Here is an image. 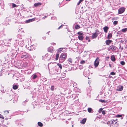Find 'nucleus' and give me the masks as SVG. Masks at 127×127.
Segmentation results:
<instances>
[{
	"label": "nucleus",
	"mask_w": 127,
	"mask_h": 127,
	"mask_svg": "<svg viewBox=\"0 0 127 127\" xmlns=\"http://www.w3.org/2000/svg\"><path fill=\"white\" fill-rule=\"evenodd\" d=\"M86 118H84L81 121L80 123L82 124H84L86 122Z\"/></svg>",
	"instance_id": "nucleus-13"
},
{
	"label": "nucleus",
	"mask_w": 127,
	"mask_h": 127,
	"mask_svg": "<svg viewBox=\"0 0 127 127\" xmlns=\"http://www.w3.org/2000/svg\"><path fill=\"white\" fill-rule=\"evenodd\" d=\"M122 116V115H117V117H120Z\"/></svg>",
	"instance_id": "nucleus-39"
},
{
	"label": "nucleus",
	"mask_w": 127,
	"mask_h": 127,
	"mask_svg": "<svg viewBox=\"0 0 127 127\" xmlns=\"http://www.w3.org/2000/svg\"><path fill=\"white\" fill-rule=\"evenodd\" d=\"M112 34L111 33H110L109 34L107 37V38L108 39H110L112 37Z\"/></svg>",
	"instance_id": "nucleus-19"
},
{
	"label": "nucleus",
	"mask_w": 127,
	"mask_h": 127,
	"mask_svg": "<svg viewBox=\"0 0 127 127\" xmlns=\"http://www.w3.org/2000/svg\"><path fill=\"white\" fill-rule=\"evenodd\" d=\"M96 32L94 33H93L92 37L93 39L97 37L98 35V34L96 33L97 32H98V31L97 30H96Z\"/></svg>",
	"instance_id": "nucleus-3"
},
{
	"label": "nucleus",
	"mask_w": 127,
	"mask_h": 127,
	"mask_svg": "<svg viewBox=\"0 0 127 127\" xmlns=\"http://www.w3.org/2000/svg\"><path fill=\"white\" fill-rule=\"evenodd\" d=\"M37 77V75H36L34 74L32 76V79H35Z\"/></svg>",
	"instance_id": "nucleus-26"
},
{
	"label": "nucleus",
	"mask_w": 127,
	"mask_h": 127,
	"mask_svg": "<svg viewBox=\"0 0 127 127\" xmlns=\"http://www.w3.org/2000/svg\"><path fill=\"white\" fill-rule=\"evenodd\" d=\"M51 90L52 91H53L54 90V86H52L51 87Z\"/></svg>",
	"instance_id": "nucleus-40"
},
{
	"label": "nucleus",
	"mask_w": 127,
	"mask_h": 127,
	"mask_svg": "<svg viewBox=\"0 0 127 127\" xmlns=\"http://www.w3.org/2000/svg\"><path fill=\"white\" fill-rule=\"evenodd\" d=\"M109 66H110V67H111V64H109Z\"/></svg>",
	"instance_id": "nucleus-44"
},
{
	"label": "nucleus",
	"mask_w": 127,
	"mask_h": 127,
	"mask_svg": "<svg viewBox=\"0 0 127 127\" xmlns=\"http://www.w3.org/2000/svg\"><path fill=\"white\" fill-rule=\"evenodd\" d=\"M38 125L40 127H42L43 126L42 124L40 122H38Z\"/></svg>",
	"instance_id": "nucleus-22"
},
{
	"label": "nucleus",
	"mask_w": 127,
	"mask_h": 127,
	"mask_svg": "<svg viewBox=\"0 0 127 127\" xmlns=\"http://www.w3.org/2000/svg\"><path fill=\"white\" fill-rule=\"evenodd\" d=\"M18 87L17 85H13V88L14 90H16L18 89Z\"/></svg>",
	"instance_id": "nucleus-18"
},
{
	"label": "nucleus",
	"mask_w": 127,
	"mask_h": 127,
	"mask_svg": "<svg viewBox=\"0 0 127 127\" xmlns=\"http://www.w3.org/2000/svg\"><path fill=\"white\" fill-rule=\"evenodd\" d=\"M118 22L117 21H115L114 22L113 24L115 25L117 24Z\"/></svg>",
	"instance_id": "nucleus-33"
},
{
	"label": "nucleus",
	"mask_w": 127,
	"mask_h": 127,
	"mask_svg": "<svg viewBox=\"0 0 127 127\" xmlns=\"http://www.w3.org/2000/svg\"><path fill=\"white\" fill-rule=\"evenodd\" d=\"M0 118L4 119V118L3 117V116L0 114Z\"/></svg>",
	"instance_id": "nucleus-37"
},
{
	"label": "nucleus",
	"mask_w": 127,
	"mask_h": 127,
	"mask_svg": "<svg viewBox=\"0 0 127 127\" xmlns=\"http://www.w3.org/2000/svg\"><path fill=\"white\" fill-rule=\"evenodd\" d=\"M112 42V41L111 40H108L106 41L105 42L107 45H109V44H110Z\"/></svg>",
	"instance_id": "nucleus-9"
},
{
	"label": "nucleus",
	"mask_w": 127,
	"mask_h": 127,
	"mask_svg": "<svg viewBox=\"0 0 127 127\" xmlns=\"http://www.w3.org/2000/svg\"><path fill=\"white\" fill-rule=\"evenodd\" d=\"M66 1H68V0H69V1L70 0H66Z\"/></svg>",
	"instance_id": "nucleus-47"
},
{
	"label": "nucleus",
	"mask_w": 127,
	"mask_h": 127,
	"mask_svg": "<svg viewBox=\"0 0 127 127\" xmlns=\"http://www.w3.org/2000/svg\"><path fill=\"white\" fill-rule=\"evenodd\" d=\"M88 111L89 113H93V109L92 108H89L88 109Z\"/></svg>",
	"instance_id": "nucleus-16"
},
{
	"label": "nucleus",
	"mask_w": 127,
	"mask_h": 127,
	"mask_svg": "<svg viewBox=\"0 0 127 127\" xmlns=\"http://www.w3.org/2000/svg\"><path fill=\"white\" fill-rule=\"evenodd\" d=\"M102 110L103 109L102 108H100L99 109V110L98 112H99V113L101 112V111H102Z\"/></svg>",
	"instance_id": "nucleus-34"
},
{
	"label": "nucleus",
	"mask_w": 127,
	"mask_h": 127,
	"mask_svg": "<svg viewBox=\"0 0 127 127\" xmlns=\"http://www.w3.org/2000/svg\"><path fill=\"white\" fill-rule=\"evenodd\" d=\"M85 62L84 61L82 60L80 62V63L81 64H83L85 63Z\"/></svg>",
	"instance_id": "nucleus-32"
},
{
	"label": "nucleus",
	"mask_w": 127,
	"mask_h": 127,
	"mask_svg": "<svg viewBox=\"0 0 127 127\" xmlns=\"http://www.w3.org/2000/svg\"><path fill=\"white\" fill-rule=\"evenodd\" d=\"M63 49V48H60L58 50L59 51H62V50Z\"/></svg>",
	"instance_id": "nucleus-38"
},
{
	"label": "nucleus",
	"mask_w": 127,
	"mask_h": 127,
	"mask_svg": "<svg viewBox=\"0 0 127 127\" xmlns=\"http://www.w3.org/2000/svg\"><path fill=\"white\" fill-rule=\"evenodd\" d=\"M84 0H80L79 1L77 5H79Z\"/></svg>",
	"instance_id": "nucleus-30"
},
{
	"label": "nucleus",
	"mask_w": 127,
	"mask_h": 127,
	"mask_svg": "<svg viewBox=\"0 0 127 127\" xmlns=\"http://www.w3.org/2000/svg\"><path fill=\"white\" fill-rule=\"evenodd\" d=\"M48 52L52 53V52L53 50L52 47H50L48 48Z\"/></svg>",
	"instance_id": "nucleus-17"
},
{
	"label": "nucleus",
	"mask_w": 127,
	"mask_h": 127,
	"mask_svg": "<svg viewBox=\"0 0 127 127\" xmlns=\"http://www.w3.org/2000/svg\"><path fill=\"white\" fill-rule=\"evenodd\" d=\"M102 114L103 115H105L106 114L105 111L104 110L102 111Z\"/></svg>",
	"instance_id": "nucleus-35"
},
{
	"label": "nucleus",
	"mask_w": 127,
	"mask_h": 127,
	"mask_svg": "<svg viewBox=\"0 0 127 127\" xmlns=\"http://www.w3.org/2000/svg\"><path fill=\"white\" fill-rule=\"evenodd\" d=\"M46 17H47V16H45L44 17V18H46Z\"/></svg>",
	"instance_id": "nucleus-46"
},
{
	"label": "nucleus",
	"mask_w": 127,
	"mask_h": 127,
	"mask_svg": "<svg viewBox=\"0 0 127 127\" xmlns=\"http://www.w3.org/2000/svg\"><path fill=\"white\" fill-rule=\"evenodd\" d=\"M68 61L70 63H72V59L70 58H69L68 59Z\"/></svg>",
	"instance_id": "nucleus-23"
},
{
	"label": "nucleus",
	"mask_w": 127,
	"mask_h": 127,
	"mask_svg": "<svg viewBox=\"0 0 127 127\" xmlns=\"http://www.w3.org/2000/svg\"><path fill=\"white\" fill-rule=\"evenodd\" d=\"M64 25H61V26H60L59 28H58V29L59 30V29H60L61 27H62V26H64Z\"/></svg>",
	"instance_id": "nucleus-41"
},
{
	"label": "nucleus",
	"mask_w": 127,
	"mask_h": 127,
	"mask_svg": "<svg viewBox=\"0 0 127 127\" xmlns=\"http://www.w3.org/2000/svg\"><path fill=\"white\" fill-rule=\"evenodd\" d=\"M21 57L24 58V59L27 58L29 57L28 55V54H26L25 55H22L21 56Z\"/></svg>",
	"instance_id": "nucleus-12"
},
{
	"label": "nucleus",
	"mask_w": 127,
	"mask_h": 127,
	"mask_svg": "<svg viewBox=\"0 0 127 127\" xmlns=\"http://www.w3.org/2000/svg\"><path fill=\"white\" fill-rule=\"evenodd\" d=\"M4 113L6 112H7V113H6L7 114H8L9 113V111L8 110L4 111Z\"/></svg>",
	"instance_id": "nucleus-42"
},
{
	"label": "nucleus",
	"mask_w": 127,
	"mask_h": 127,
	"mask_svg": "<svg viewBox=\"0 0 127 127\" xmlns=\"http://www.w3.org/2000/svg\"><path fill=\"white\" fill-rule=\"evenodd\" d=\"M121 64L122 65H124L125 64V62L123 61H122L120 62Z\"/></svg>",
	"instance_id": "nucleus-28"
},
{
	"label": "nucleus",
	"mask_w": 127,
	"mask_h": 127,
	"mask_svg": "<svg viewBox=\"0 0 127 127\" xmlns=\"http://www.w3.org/2000/svg\"><path fill=\"white\" fill-rule=\"evenodd\" d=\"M50 32V31H49V32H48L49 33V32Z\"/></svg>",
	"instance_id": "nucleus-48"
},
{
	"label": "nucleus",
	"mask_w": 127,
	"mask_h": 127,
	"mask_svg": "<svg viewBox=\"0 0 127 127\" xmlns=\"http://www.w3.org/2000/svg\"><path fill=\"white\" fill-rule=\"evenodd\" d=\"M41 3L38 2L37 3H35L34 4V5L35 7H37L39 5H41Z\"/></svg>",
	"instance_id": "nucleus-14"
},
{
	"label": "nucleus",
	"mask_w": 127,
	"mask_h": 127,
	"mask_svg": "<svg viewBox=\"0 0 127 127\" xmlns=\"http://www.w3.org/2000/svg\"><path fill=\"white\" fill-rule=\"evenodd\" d=\"M12 6L13 7H17V5L16 4H14V3H12Z\"/></svg>",
	"instance_id": "nucleus-29"
},
{
	"label": "nucleus",
	"mask_w": 127,
	"mask_h": 127,
	"mask_svg": "<svg viewBox=\"0 0 127 127\" xmlns=\"http://www.w3.org/2000/svg\"><path fill=\"white\" fill-rule=\"evenodd\" d=\"M48 35H49V33H48Z\"/></svg>",
	"instance_id": "nucleus-50"
},
{
	"label": "nucleus",
	"mask_w": 127,
	"mask_h": 127,
	"mask_svg": "<svg viewBox=\"0 0 127 127\" xmlns=\"http://www.w3.org/2000/svg\"><path fill=\"white\" fill-rule=\"evenodd\" d=\"M90 39H89L88 40V41L90 42Z\"/></svg>",
	"instance_id": "nucleus-45"
},
{
	"label": "nucleus",
	"mask_w": 127,
	"mask_h": 127,
	"mask_svg": "<svg viewBox=\"0 0 127 127\" xmlns=\"http://www.w3.org/2000/svg\"><path fill=\"white\" fill-rule=\"evenodd\" d=\"M72 127H73V125H72Z\"/></svg>",
	"instance_id": "nucleus-49"
},
{
	"label": "nucleus",
	"mask_w": 127,
	"mask_h": 127,
	"mask_svg": "<svg viewBox=\"0 0 127 127\" xmlns=\"http://www.w3.org/2000/svg\"><path fill=\"white\" fill-rule=\"evenodd\" d=\"M123 87L122 86H120L118 87L117 90L118 91H122L123 90Z\"/></svg>",
	"instance_id": "nucleus-10"
},
{
	"label": "nucleus",
	"mask_w": 127,
	"mask_h": 127,
	"mask_svg": "<svg viewBox=\"0 0 127 127\" xmlns=\"http://www.w3.org/2000/svg\"><path fill=\"white\" fill-rule=\"evenodd\" d=\"M109 48H110V49H111L113 51H114L116 50V47L114 46H110Z\"/></svg>",
	"instance_id": "nucleus-7"
},
{
	"label": "nucleus",
	"mask_w": 127,
	"mask_h": 127,
	"mask_svg": "<svg viewBox=\"0 0 127 127\" xmlns=\"http://www.w3.org/2000/svg\"><path fill=\"white\" fill-rule=\"evenodd\" d=\"M99 59L98 58H97L94 62V65L95 67H97L99 63Z\"/></svg>",
	"instance_id": "nucleus-2"
},
{
	"label": "nucleus",
	"mask_w": 127,
	"mask_h": 127,
	"mask_svg": "<svg viewBox=\"0 0 127 127\" xmlns=\"http://www.w3.org/2000/svg\"><path fill=\"white\" fill-rule=\"evenodd\" d=\"M110 74L112 75H114L115 74V73L114 72H112Z\"/></svg>",
	"instance_id": "nucleus-36"
},
{
	"label": "nucleus",
	"mask_w": 127,
	"mask_h": 127,
	"mask_svg": "<svg viewBox=\"0 0 127 127\" xmlns=\"http://www.w3.org/2000/svg\"><path fill=\"white\" fill-rule=\"evenodd\" d=\"M125 10V8L124 7H121L118 10V13L121 14L124 12Z\"/></svg>",
	"instance_id": "nucleus-4"
},
{
	"label": "nucleus",
	"mask_w": 127,
	"mask_h": 127,
	"mask_svg": "<svg viewBox=\"0 0 127 127\" xmlns=\"http://www.w3.org/2000/svg\"><path fill=\"white\" fill-rule=\"evenodd\" d=\"M77 34H79V35H83V33H82L81 32H78Z\"/></svg>",
	"instance_id": "nucleus-27"
},
{
	"label": "nucleus",
	"mask_w": 127,
	"mask_h": 127,
	"mask_svg": "<svg viewBox=\"0 0 127 127\" xmlns=\"http://www.w3.org/2000/svg\"><path fill=\"white\" fill-rule=\"evenodd\" d=\"M78 37L79 39L80 40H82L84 38L83 35H79Z\"/></svg>",
	"instance_id": "nucleus-11"
},
{
	"label": "nucleus",
	"mask_w": 127,
	"mask_h": 127,
	"mask_svg": "<svg viewBox=\"0 0 127 127\" xmlns=\"http://www.w3.org/2000/svg\"><path fill=\"white\" fill-rule=\"evenodd\" d=\"M99 101L101 102H105L106 101H105L104 100H102V99H100L99 100Z\"/></svg>",
	"instance_id": "nucleus-31"
},
{
	"label": "nucleus",
	"mask_w": 127,
	"mask_h": 127,
	"mask_svg": "<svg viewBox=\"0 0 127 127\" xmlns=\"http://www.w3.org/2000/svg\"><path fill=\"white\" fill-rule=\"evenodd\" d=\"M89 37H87L86 38V40H87L88 38Z\"/></svg>",
	"instance_id": "nucleus-43"
},
{
	"label": "nucleus",
	"mask_w": 127,
	"mask_h": 127,
	"mask_svg": "<svg viewBox=\"0 0 127 127\" xmlns=\"http://www.w3.org/2000/svg\"><path fill=\"white\" fill-rule=\"evenodd\" d=\"M111 60L113 61L114 62L115 61V58L114 55H113L111 56Z\"/></svg>",
	"instance_id": "nucleus-15"
},
{
	"label": "nucleus",
	"mask_w": 127,
	"mask_h": 127,
	"mask_svg": "<svg viewBox=\"0 0 127 127\" xmlns=\"http://www.w3.org/2000/svg\"><path fill=\"white\" fill-rule=\"evenodd\" d=\"M67 54L65 53H64L61 55L59 58V60L60 61H62V62L63 61H64L65 59L66 58Z\"/></svg>",
	"instance_id": "nucleus-1"
},
{
	"label": "nucleus",
	"mask_w": 127,
	"mask_h": 127,
	"mask_svg": "<svg viewBox=\"0 0 127 127\" xmlns=\"http://www.w3.org/2000/svg\"><path fill=\"white\" fill-rule=\"evenodd\" d=\"M59 56V54H57L56 55V60H57L58 59Z\"/></svg>",
	"instance_id": "nucleus-24"
},
{
	"label": "nucleus",
	"mask_w": 127,
	"mask_h": 127,
	"mask_svg": "<svg viewBox=\"0 0 127 127\" xmlns=\"http://www.w3.org/2000/svg\"><path fill=\"white\" fill-rule=\"evenodd\" d=\"M108 29L109 28L107 26H105L103 28V30L104 32L105 33H107V32L108 30Z\"/></svg>",
	"instance_id": "nucleus-6"
},
{
	"label": "nucleus",
	"mask_w": 127,
	"mask_h": 127,
	"mask_svg": "<svg viewBox=\"0 0 127 127\" xmlns=\"http://www.w3.org/2000/svg\"><path fill=\"white\" fill-rule=\"evenodd\" d=\"M80 28V27L79 26L76 25H75V28L76 29H79Z\"/></svg>",
	"instance_id": "nucleus-20"
},
{
	"label": "nucleus",
	"mask_w": 127,
	"mask_h": 127,
	"mask_svg": "<svg viewBox=\"0 0 127 127\" xmlns=\"http://www.w3.org/2000/svg\"><path fill=\"white\" fill-rule=\"evenodd\" d=\"M35 19L34 18L29 19L28 20L26 21V23H28L30 22H32L34 21L35 20Z\"/></svg>",
	"instance_id": "nucleus-8"
},
{
	"label": "nucleus",
	"mask_w": 127,
	"mask_h": 127,
	"mask_svg": "<svg viewBox=\"0 0 127 127\" xmlns=\"http://www.w3.org/2000/svg\"><path fill=\"white\" fill-rule=\"evenodd\" d=\"M57 65L59 66V67L61 69H62V65L61 64L58 63L57 64Z\"/></svg>",
	"instance_id": "nucleus-25"
},
{
	"label": "nucleus",
	"mask_w": 127,
	"mask_h": 127,
	"mask_svg": "<svg viewBox=\"0 0 127 127\" xmlns=\"http://www.w3.org/2000/svg\"><path fill=\"white\" fill-rule=\"evenodd\" d=\"M121 31L123 32H125L127 31V28H125L122 30Z\"/></svg>",
	"instance_id": "nucleus-21"
},
{
	"label": "nucleus",
	"mask_w": 127,
	"mask_h": 127,
	"mask_svg": "<svg viewBox=\"0 0 127 127\" xmlns=\"http://www.w3.org/2000/svg\"><path fill=\"white\" fill-rule=\"evenodd\" d=\"M117 122L115 120H112L111 121H109L107 123V124H109L111 126L112 125V124H116Z\"/></svg>",
	"instance_id": "nucleus-5"
}]
</instances>
